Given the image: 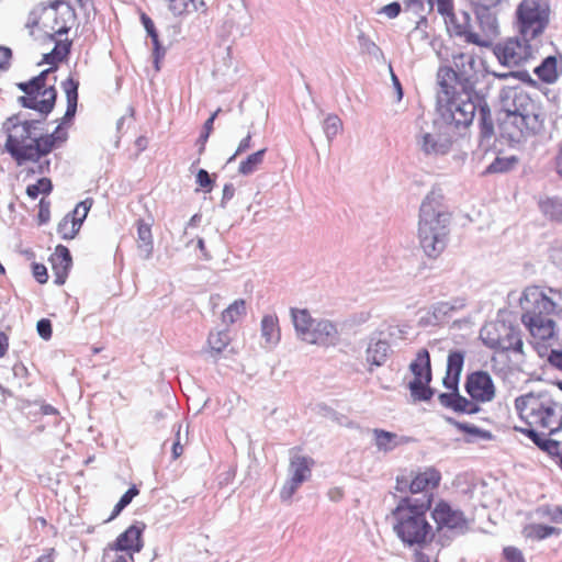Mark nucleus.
Masks as SVG:
<instances>
[{
  "instance_id": "obj_1",
  "label": "nucleus",
  "mask_w": 562,
  "mask_h": 562,
  "mask_svg": "<svg viewBox=\"0 0 562 562\" xmlns=\"http://www.w3.org/2000/svg\"><path fill=\"white\" fill-rule=\"evenodd\" d=\"M437 105L441 119L448 126L468 127L477 113L480 144L479 150L474 155L479 156L482 151L483 154L479 157L480 159L495 155V151L490 149L491 140L495 135L494 121L484 94L480 92L463 93L462 91L438 90Z\"/></svg>"
},
{
  "instance_id": "obj_2",
  "label": "nucleus",
  "mask_w": 562,
  "mask_h": 562,
  "mask_svg": "<svg viewBox=\"0 0 562 562\" xmlns=\"http://www.w3.org/2000/svg\"><path fill=\"white\" fill-rule=\"evenodd\" d=\"M548 295L538 286H529L520 299L521 321L536 339L547 341L555 337L554 315L562 313V293L552 288Z\"/></svg>"
},
{
  "instance_id": "obj_3",
  "label": "nucleus",
  "mask_w": 562,
  "mask_h": 562,
  "mask_svg": "<svg viewBox=\"0 0 562 562\" xmlns=\"http://www.w3.org/2000/svg\"><path fill=\"white\" fill-rule=\"evenodd\" d=\"M451 214L443 204L440 190H431L419 209L418 239L429 258H437L446 248Z\"/></svg>"
},
{
  "instance_id": "obj_4",
  "label": "nucleus",
  "mask_w": 562,
  "mask_h": 562,
  "mask_svg": "<svg viewBox=\"0 0 562 562\" xmlns=\"http://www.w3.org/2000/svg\"><path fill=\"white\" fill-rule=\"evenodd\" d=\"M451 214L443 204L440 190H431L419 209L418 239L429 258H437L446 248Z\"/></svg>"
},
{
  "instance_id": "obj_5",
  "label": "nucleus",
  "mask_w": 562,
  "mask_h": 562,
  "mask_svg": "<svg viewBox=\"0 0 562 562\" xmlns=\"http://www.w3.org/2000/svg\"><path fill=\"white\" fill-rule=\"evenodd\" d=\"M430 508V498L402 497L391 515L394 519L393 530L402 542L408 547L424 546L430 541L432 527L426 519Z\"/></svg>"
},
{
  "instance_id": "obj_6",
  "label": "nucleus",
  "mask_w": 562,
  "mask_h": 562,
  "mask_svg": "<svg viewBox=\"0 0 562 562\" xmlns=\"http://www.w3.org/2000/svg\"><path fill=\"white\" fill-rule=\"evenodd\" d=\"M515 408L527 426L548 429L549 435L562 429V405L548 392L520 395L515 400Z\"/></svg>"
},
{
  "instance_id": "obj_7",
  "label": "nucleus",
  "mask_w": 562,
  "mask_h": 562,
  "mask_svg": "<svg viewBox=\"0 0 562 562\" xmlns=\"http://www.w3.org/2000/svg\"><path fill=\"white\" fill-rule=\"evenodd\" d=\"M453 65L454 67L443 66L438 69L437 82L439 90L462 91L463 93L477 92L475 90L477 72L474 57L459 54L453 57Z\"/></svg>"
},
{
  "instance_id": "obj_8",
  "label": "nucleus",
  "mask_w": 562,
  "mask_h": 562,
  "mask_svg": "<svg viewBox=\"0 0 562 562\" xmlns=\"http://www.w3.org/2000/svg\"><path fill=\"white\" fill-rule=\"evenodd\" d=\"M45 119L22 120L21 114H14L5 120L2 125L7 134L5 150L19 166L24 164L27 145L35 134V124H42Z\"/></svg>"
},
{
  "instance_id": "obj_9",
  "label": "nucleus",
  "mask_w": 562,
  "mask_h": 562,
  "mask_svg": "<svg viewBox=\"0 0 562 562\" xmlns=\"http://www.w3.org/2000/svg\"><path fill=\"white\" fill-rule=\"evenodd\" d=\"M516 15L521 36L535 40L549 24L550 8L546 0H522Z\"/></svg>"
},
{
  "instance_id": "obj_10",
  "label": "nucleus",
  "mask_w": 562,
  "mask_h": 562,
  "mask_svg": "<svg viewBox=\"0 0 562 562\" xmlns=\"http://www.w3.org/2000/svg\"><path fill=\"white\" fill-rule=\"evenodd\" d=\"M16 87L24 92V95L18 98L21 106L37 111L43 119L53 111L57 99L54 86L46 88L33 77L29 81L16 83Z\"/></svg>"
},
{
  "instance_id": "obj_11",
  "label": "nucleus",
  "mask_w": 562,
  "mask_h": 562,
  "mask_svg": "<svg viewBox=\"0 0 562 562\" xmlns=\"http://www.w3.org/2000/svg\"><path fill=\"white\" fill-rule=\"evenodd\" d=\"M480 337L491 349L522 353L524 342L520 330L505 322L484 326L480 331Z\"/></svg>"
},
{
  "instance_id": "obj_12",
  "label": "nucleus",
  "mask_w": 562,
  "mask_h": 562,
  "mask_svg": "<svg viewBox=\"0 0 562 562\" xmlns=\"http://www.w3.org/2000/svg\"><path fill=\"white\" fill-rule=\"evenodd\" d=\"M503 88L501 92V100L503 111L505 114H517L531 121V125H536L537 121L543 122L542 113L538 104L530 98V95L521 89L515 87Z\"/></svg>"
},
{
  "instance_id": "obj_13",
  "label": "nucleus",
  "mask_w": 562,
  "mask_h": 562,
  "mask_svg": "<svg viewBox=\"0 0 562 562\" xmlns=\"http://www.w3.org/2000/svg\"><path fill=\"white\" fill-rule=\"evenodd\" d=\"M529 123L531 121L524 116L504 113L498 125L501 136L513 144H519L528 136L539 133L543 127L542 121H537L535 126Z\"/></svg>"
},
{
  "instance_id": "obj_14",
  "label": "nucleus",
  "mask_w": 562,
  "mask_h": 562,
  "mask_svg": "<svg viewBox=\"0 0 562 562\" xmlns=\"http://www.w3.org/2000/svg\"><path fill=\"white\" fill-rule=\"evenodd\" d=\"M531 40L509 38L495 47L498 61L506 67H519L533 58V50L529 44Z\"/></svg>"
},
{
  "instance_id": "obj_15",
  "label": "nucleus",
  "mask_w": 562,
  "mask_h": 562,
  "mask_svg": "<svg viewBox=\"0 0 562 562\" xmlns=\"http://www.w3.org/2000/svg\"><path fill=\"white\" fill-rule=\"evenodd\" d=\"M446 22L449 29L452 30L453 34L458 37L463 38L467 43L475 44L477 46H487V40L475 31V21L473 22L471 14L467 11H460L453 13V11L447 16Z\"/></svg>"
},
{
  "instance_id": "obj_16",
  "label": "nucleus",
  "mask_w": 562,
  "mask_h": 562,
  "mask_svg": "<svg viewBox=\"0 0 562 562\" xmlns=\"http://www.w3.org/2000/svg\"><path fill=\"white\" fill-rule=\"evenodd\" d=\"M465 392L475 402H491L495 397V386L492 376L486 371H475L467 376Z\"/></svg>"
},
{
  "instance_id": "obj_17",
  "label": "nucleus",
  "mask_w": 562,
  "mask_h": 562,
  "mask_svg": "<svg viewBox=\"0 0 562 562\" xmlns=\"http://www.w3.org/2000/svg\"><path fill=\"white\" fill-rule=\"evenodd\" d=\"M432 518L438 528L443 527L464 533L469 529V521L459 509H453L448 503L440 502L432 512Z\"/></svg>"
},
{
  "instance_id": "obj_18",
  "label": "nucleus",
  "mask_w": 562,
  "mask_h": 562,
  "mask_svg": "<svg viewBox=\"0 0 562 562\" xmlns=\"http://www.w3.org/2000/svg\"><path fill=\"white\" fill-rule=\"evenodd\" d=\"M417 144L424 155L428 157H440L451 150L453 140L447 132L424 133L417 138Z\"/></svg>"
},
{
  "instance_id": "obj_19",
  "label": "nucleus",
  "mask_w": 562,
  "mask_h": 562,
  "mask_svg": "<svg viewBox=\"0 0 562 562\" xmlns=\"http://www.w3.org/2000/svg\"><path fill=\"white\" fill-rule=\"evenodd\" d=\"M50 14L54 19V24L50 26V30L54 31L53 34L49 35L52 41H56V35L67 34L70 30L68 25L69 22H72L76 19L75 9L65 3L63 0H55L49 3Z\"/></svg>"
},
{
  "instance_id": "obj_20",
  "label": "nucleus",
  "mask_w": 562,
  "mask_h": 562,
  "mask_svg": "<svg viewBox=\"0 0 562 562\" xmlns=\"http://www.w3.org/2000/svg\"><path fill=\"white\" fill-rule=\"evenodd\" d=\"M339 340L337 326L328 319H317L306 337L307 344L318 346H335Z\"/></svg>"
},
{
  "instance_id": "obj_21",
  "label": "nucleus",
  "mask_w": 562,
  "mask_h": 562,
  "mask_svg": "<svg viewBox=\"0 0 562 562\" xmlns=\"http://www.w3.org/2000/svg\"><path fill=\"white\" fill-rule=\"evenodd\" d=\"M465 306L463 299H453L447 302H437L432 304L424 317L427 325H438L446 322L452 314Z\"/></svg>"
},
{
  "instance_id": "obj_22",
  "label": "nucleus",
  "mask_w": 562,
  "mask_h": 562,
  "mask_svg": "<svg viewBox=\"0 0 562 562\" xmlns=\"http://www.w3.org/2000/svg\"><path fill=\"white\" fill-rule=\"evenodd\" d=\"M475 13V25L481 30L483 38L487 40V45L493 36L498 33V23L496 18V7L473 5Z\"/></svg>"
},
{
  "instance_id": "obj_23",
  "label": "nucleus",
  "mask_w": 562,
  "mask_h": 562,
  "mask_svg": "<svg viewBox=\"0 0 562 562\" xmlns=\"http://www.w3.org/2000/svg\"><path fill=\"white\" fill-rule=\"evenodd\" d=\"M52 268L54 272V283L63 285L66 282L72 259L69 249L64 245L56 247L55 254L50 257Z\"/></svg>"
},
{
  "instance_id": "obj_24",
  "label": "nucleus",
  "mask_w": 562,
  "mask_h": 562,
  "mask_svg": "<svg viewBox=\"0 0 562 562\" xmlns=\"http://www.w3.org/2000/svg\"><path fill=\"white\" fill-rule=\"evenodd\" d=\"M440 479V473L436 469L429 468L424 472L417 473L413 479H411L409 492L412 494L422 493L419 498L427 496L431 499L429 491L439 485Z\"/></svg>"
},
{
  "instance_id": "obj_25",
  "label": "nucleus",
  "mask_w": 562,
  "mask_h": 562,
  "mask_svg": "<svg viewBox=\"0 0 562 562\" xmlns=\"http://www.w3.org/2000/svg\"><path fill=\"white\" fill-rule=\"evenodd\" d=\"M57 139H60L59 136L55 135H42L35 133L32 142L27 145V151L24 157V162L26 161H37L41 157L49 154Z\"/></svg>"
},
{
  "instance_id": "obj_26",
  "label": "nucleus",
  "mask_w": 562,
  "mask_h": 562,
  "mask_svg": "<svg viewBox=\"0 0 562 562\" xmlns=\"http://www.w3.org/2000/svg\"><path fill=\"white\" fill-rule=\"evenodd\" d=\"M465 351L450 350L447 358L446 375L442 380L445 387L456 389L459 386L460 375L463 369Z\"/></svg>"
},
{
  "instance_id": "obj_27",
  "label": "nucleus",
  "mask_w": 562,
  "mask_h": 562,
  "mask_svg": "<svg viewBox=\"0 0 562 562\" xmlns=\"http://www.w3.org/2000/svg\"><path fill=\"white\" fill-rule=\"evenodd\" d=\"M142 529L135 525L128 527L121 533L114 543L109 544V549L115 551H140L143 543L140 540Z\"/></svg>"
},
{
  "instance_id": "obj_28",
  "label": "nucleus",
  "mask_w": 562,
  "mask_h": 562,
  "mask_svg": "<svg viewBox=\"0 0 562 562\" xmlns=\"http://www.w3.org/2000/svg\"><path fill=\"white\" fill-rule=\"evenodd\" d=\"M533 72L541 81L554 83L562 72V56L560 55V63L557 56H547L540 65L535 67Z\"/></svg>"
},
{
  "instance_id": "obj_29",
  "label": "nucleus",
  "mask_w": 562,
  "mask_h": 562,
  "mask_svg": "<svg viewBox=\"0 0 562 562\" xmlns=\"http://www.w3.org/2000/svg\"><path fill=\"white\" fill-rule=\"evenodd\" d=\"M391 347L386 340L379 337H371L366 353L367 361L373 366L381 367L387 360Z\"/></svg>"
},
{
  "instance_id": "obj_30",
  "label": "nucleus",
  "mask_w": 562,
  "mask_h": 562,
  "mask_svg": "<svg viewBox=\"0 0 562 562\" xmlns=\"http://www.w3.org/2000/svg\"><path fill=\"white\" fill-rule=\"evenodd\" d=\"M137 249L144 260H148L154 250V241L150 225L143 220L137 221Z\"/></svg>"
},
{
  "instance_id": "obj_31",
  "label": "nucleus",
  "mask_w": 562,
  "mask_h": 562,
  "mask_svg": "<svg viewBox=\"0 0 562 562\" xmlns=\"http://www.w3.org/2000/svg\"><path fill=\"white\" fill-rule=\"evenodd\" d=\"M314 461L305 456L293 454L290 459L289 474L297 481L306 482L312 474Z\"/></svg>"
},
{
  "instance_id": "obj_32",
  "label": "nucleus",
  "mask_w": 562,
  "mask_h": 562,
  "mask_svg": "<svg viewBox=\"0 0 562 562\" xmlns=\"http://www.w3.org/2000/svg\"><path fill=\"white\" fill-rule=\"evenodd\" d=\"M291 316L297 337L306 342V337L317 319H314L307 310L291 308Z\"/></svg>"
},
{
  "instance_id": "obj_33",
  "label": "nucleus",
  "mask_w": 562,
  "mask_h": 562,
  "mask_svg": "<svg viewBox=\"0 0 562 562\" xmlns=\"http://www.w3.org/2000/svg\"><path fill=\"white\" fill-rule=\"evenodd\" d=\"M78 87L79 82L74 80L72 78H68L66 81L63 82V88L65 90L67 99V109L64 117L61 119L60 124H66L70 122L76 115L78 104Z\"/></svg>"
},
{
  "instance_id": "obj_34",
  "label": "nucleus",
  "mask_w": 562,
  "mask_h": 562,
  "mask_svg": "<svg viewBox=\"0 0 562 562\" xmlns=\"http://www.w3.org/2000/svg\"><path fill=\"white\" fill-rule=\"evenodd\" d=\"M409 370L414 375V379H426L431 381V363L430 355L427 349H420L416 353V358L411 362Z\"/></svg>"
},
{
  "instance_id": "obj_35",
  "label": "nucleus",
  "mask_w": 562,
  "mask_h": 562,
  "mask_svg": "<svg viewBox=\"0 0 562 562\" xmlns=\"http://www.w3.org/2000/svg\"><path fill=\"white\" fill-rule=\"evenodd\" d=\"M142 24L144 25L147 35L151 38L153 42V55H154V64L156 70H159V59L162 58L166 54V49L161 46L159 42L158 32L155 27L154 21L145 13L140 15Z\"/></svg>"
},
{
  "instance_id": "obj_36",
  "label": "nucleus",
  "mask_w": 562,
  "mask_h": 562,
  "mask_svg": "<svg viewBox=\"0 0 562 562\" xmlns=\"http://www.w3.org/2000/svg\"><path fill=\"white\" fill-rule=\"evenodd\" d=\"M261 336L270 345H276L280 340L279 321L276 315H265L262 317Z\"/></svg>"
},
{
  "instance_id": "obj_37",
  "label": "nucleus",
  "mask_w": 562,
  "mask_h": 562,
  "mask_svg": "<svg viewBox=\"0 0 562 562\" xmlns=\"http://www.w3.org/2000/svg\"><path fill=\"white\" fill-rule=\"evenodd\" d=\"M430 382L426 379H413L408 383V389L414 401L426 402L434 396V390L430 387Z\"/></svg>"
},
{
  "instance_id": "obj_38",
  "label": "nucleus",
  "mask_w": 562,
  "mask_h": 562,
  "mask_svg": "<svg viewBox=\"0 0 562 562\" xmlns=\"http://www.w3.org/2000/svg\"><path fill=\"white\" fill-rule=\"evenodd\" d=\"M82 225V218L70 217V214H67L57 226V233L65 240H69L75 238V236L80 231Z\"/></svg>"
},
{
  "instance_id": "obj_39",
  "label": "nucleus",
  "mask_w": 562,
  "mask_h": 562,
  "mask_svg": "<svg viewBox=\"0 0 562 562\" xmlns=\"http://www.w3.org/2000/svg\"><path fill=\"white\" fill-rule=\"evenodd\" d=\"M267 148L250 154L246 159L240 161L238 172L243 176H250L256 172L265 160Z\"/></svg>"
},
{
  "instance_id": "obj_40",
  "label": "nucleus",
  "mask_w": 562,
  "mask_h": 562,
  "mask_svg": "<svg viewBox=\"0 0 562 562\" xmlns=\"http://www.w3.org/2000/svg\"><path fill=\"white\" fill-rule=\"evenodd\" d=\"M518 159L515 156L501 157L495 156L490 165L483 171V175L503 173L510 171L517 165Z\"/></svg>"
},
{
  "instance_id": "obj_41",
  "label": "nucleus",
  "mask_w": 562,
  "mask_h": 562,
  "mask_svg": "<svg viewBox=\"0 0 562 562\" xmlns=\"http://www.w3.org/2000/svg\"><path fill=\"white\" fill-rule=\"evenodd\" d=\"M544 216L551 221L562 222V198H548L539 202Z\"/></svg>"
},
{
  "instance_id": "obj_42",
  "label": "nucleus",
  "mask_w": 562,
  "mask_h": 562,
  "mask_svg": "<svg viewBox=\"0 0 562 562\" xmlns=\"http://www.w3.org/2000/svg\"><path fill=\"white\" fill-rule=\"evenodd\" d=\"M71 41H56L52 52L44 54L43 61L56 66V63L66 59L70 53Z\"/></svg>"
},
{
  "instance_id": "obj_43",
  "label": "nucleus",
  "mask_w": 562,
  "mask_h": 562,
  "mask_svg": "<svg viewBox=\"0 0 562 562\" xmlns=\"http://www.w3.org/2000/svg\"><path fill=\"white\" fill-rule=\"evenodd\" d=\"M373 435L375 439V446L379 450L391 451L397 445L395 441L397 436L394 432H390L383 429H374Z\"/></svg>"
},
{
  "instance_id": "obj_44",
  "label": "nucleus",
  "mask_w": 562,
  "mask_h": 562,
  "mask_svg": "<svg viewBox=\"0 0 562 562\" xmlns=\"http://www.w3.org/2000/svg\"><path fill=\"white\" fill-rule=\"evenodd\" d=\"M446 422L452 426H454L457 429L467 432L473 437H479L482 439H491L492 434L487 430H484L482 428H479L474 425L468 424V423H461L452 417H446Z\"/></svg>"
},
{
  "instance_id": "obj_45",
  "label": "nucleus",
  "mask_w": 562,
  "mask_h": 562,
  "mask_svg": "<svg viewBox=\"0 0 562 562\" xmlns=\"http://www.w3.org/2000/svg\"><path fill=\"white\" fill-rule=\"evenodd\" d=\"M246 313V302L241 299L233 302L222 313V319L226 324H234L238 317Z\"/></svg>"
},
{
  "instance_id": "obj_46",
  "label": "nucleus",
  "mask_w": 562,
  "mask_h": 562,
  "mask_svg": "<svg viewBox=\"0 0 562 562\" xmlns=\"http://www.w3.org/2000/svg\"><path fill=\"white\" fill-rule=\"evenodd\" d=\"M231 338L227 330H220L211 333L207 338V344L212 352L221 353L229 344Z\"/></svg>"
},
{
  "instance_id": "obj_47",
  "label": "nucleus",
  "mask_w": 562,
  "mask_h": 562,
  "mask_svg": "<svg viewBox=\"0 0 562 562\" xmlns=\"http://www.w3.org/2000/svg\"><path fill=\"white\" fill-rule=\"evenodd\" d=\"M341 128L342 122L337 115L329 114L324 120L323 130L329 143L336 137V135L341 131Z\"/></svg>"
},
{
  "instance_id": "obj_48",
  "label": "nucleus",
  "mask_w": 562,
  "mask_h": 562,
  "mask_svg": "<svg viewBox=\"0 0 562 562\" xmlns=\"http://www.w3.org/2000/svg\"><path fill=\"white\" fill-rule=\"evenodd\" d=\"M53 190V183L48 178H41L36 183L30 184L26 188V194L31 199H36L38 194H49Z\"/></svg>"
},
{
  "instance_id": "obj_49",
  "label": "nucleus",
  "mask_w": 562,
  "mask_h": 562,
  "mask_svg": "<svg viewBox=\"0 0 562 562\" xmlns=\"http://www.w3.org/2000/svg\"><path fill=\"white\" fill-rule=\"evenodd\" d=\"M493 77L499 79V80H518L521 82H531V77L527 70H512L507 72H497L492 71L490 72Z\"/></svg>"
},
{
  "instance_id": "obj_50",
  "label": "nucleus",
  "mask_w": 562,
  "mask_h": 562,
  "mask_svg": "<svg viewBox=\"0 0 562 562\" xmlns=\"http://www.w3.org/2000/svg\"><path fill=\"white\" fill-rule=\"evenodd\" d=\"M359 46L362 53L371 55L375 58L382 56V50L380 47L369 38L364 33H360L358 35Z\"/></svg>"
},
{
  "instance_id": "obj_51",
  "label": "nucleus",
  "mask_w": 562,
  "mask_h": 562,
  "mask_svg": "<svg viewBox=\"0 0 562 562\" xmlns=\"http://www.w3.org/2000/svg\"><path fill=\"white\" fill-rule=\"evenodd\" d=\"M303 483V481L290 476L280 491L281 501L289 502Z\"/></svg>"
},
{
  "instance_id": "obj_52",
  "label": "nucleus",
  "mask_w": 562,
  "mask_h": 562,
  "mask_svg": "<svg viewBox=\"0 0 562 562\" xmlns=\"http://www.w3.org/2000/svg\"><path fill=\"white\" fill-rule=\"evenodd\" d=\"M559 533H560V529L552 527V526H547V525H541V524L531 526V536H533L538 540H542V539H546L548 537H551L553 535H559Z\"/></svg>"
},
{
  "instance_id": "obj_53",
  "label": "nucleus",
  "mask_w": 562,
  "mask_h": 562,
  "mask_svg": "<svg viewBox=\"0 0 562 562\" xmlns=\"http://www.w3.org/2000/svg\"><path fill=\"white\" fill-rule=\"evenodd\" d=\"M539 513L542 517H548L552 522L560 524L562 522V508L560 506L554 507H542L539 509Z\"/></svg>"
},
{
  "instance_id": "obj_54",
  "label": "nucleus",
  "mask_w": 562,
  "mask_h": 562,
  "mask_svg": "<svg viewBox=\"0 0 562 562\" xmlns=\"http://www.w3.org/2000/svg\"><path fill=\"white\" fill-rule=\"evenodd\" d=\"M251 139H252V133L248 131L247 135L239 142L236 151L227 160V162H232L236 159L237 156L241 155L243 153L249 150L251 148Z\"/></svg>"
},
{
  "instance_id": "obj_55",
  "label": "nucleus",
  "mask_w": 562,
  "mask_h": 562,
  "mask_svg": "<svg viewBox=\"0 0 562 562\" xmlns=\"http://www.w3.org/2000/svg\"><path fill=\"white\" fill-rule=\"evenodd\" d=\"M430 9L435 5L437 7V11L445 15L446 18L452 12V1L451 0H427Z\"/></svg>"
},
{
  "instance_id": "obj_56",
  "label": "nucleus",
  "mask_w": 562,
  "mask_h": 562,
  "mask_svg": "<svg viewBox=\"0 0 562 562\" xmlns=\"http://www.w3.org/2000/svg\"><path fill=\"white\" fill-rule=\"evenodd\" d=\"M91 205H92V200H90V199L79 202L76 205V207L74 209V211L71 213H69L70 217L82 218V222H83L88 215V212H89Z\"/></svg>"
},
{
  "instance_id": "obj_57",
  "label": "nucleus",
  "mask_w": 562,
  "mask_h": 562,
  "mask_svg": "<svg viewBox=\"0 0 562 562\" xmlns=\"http://www.w3.org/2000/svg\"><path fill=\"white\" fill-rule=\"evenodd\" d=\"M543 451L549 453L552 457L559 458V464L561 465V454H562V447L559 441L549 439L548 441L543 442Z\"/></svg>"
},
{
  "instance_id": "obj_58",
  "label": "nucleus",
  "mask_w": 562,
  "mask_h": 562,
  "mask_svg": "<svg viewBox=\"0 0 562 562\" xmlns=\"http://www.w3.org/2000/svg\"><path fill=\"white\" fill-rule=\"evenodd\" d=\"M46 12H47V8L42 4L34 8L29 13L25 26L29 29L35 27L38 24V19H40L41 13H46Z\"/></svg>"
},
{
  "instance_id": "obj_59",
  "label": "nucleus",
  "mask_w": 562,
  "mask_h": 562,
  "mask_svg": "<svg viewBox=\"0 0 562 562\" xmlns=\"http://www.w3.org/2000/svg\"><path fill=\"white\" fill-rule=\"evenodd\" d=\"M36 329L38 335L45 339L48 340L52 337V323L47 318H42L36 324Z\"/></svg>"
},
{
  "instance_id": "obj_60",
  "label": "nucleus",
  "mask_w": 562,
  "mask_h": 562,
  "mask_svg": "<svg viewBox=\"0 0 562 562\" xmlns=\"http://www.w3.org/2000/svg\"><path fill=\"white\" fill-rule=\"evenodd\" d=\"M32 272L38 283L44 284L47 282L48 273L44 265L34 262L32 265Z\"/></svg>"
},
{
  "instance_id": "obj_61",
  "label": "nucleus",
  "mask_w": 562,
  "mask_h": 562,
  "mask_svg": "<svg viewBox=\"0 0 562 562\" xmlns=\"http://www.w3.org/2000/svg\"><path fill=\"white\" fill-rule=\"evenodd\" d=\"M196 182L200 187L204 188L207 192L212 190L213 187V180L211 179L210 173L204 170L200 169L196 173Z\"/></svg>"
},
{
  "instance_id": "obj_62",
  "label": "nucleus",
  "mask_w": 562,
  "mask_h": 562,
  "mask_svg": "<svg viewBox=\"0 0 562 562\" xmlns=\"http://www.w3.org/2000/svg\"><path fill=\"white\" fill-rule=\"evenodd\" d=\"M38 220L41 224H45L50 217V202L45 199H41L38 204Z\"/></svg>"
},
{
  "instance_id": "obj_63",
  "label": "nucleus",
  "mask_w": 562,
  "mask_h": 562,
  "mask_svg": "<svg viewBox=\"0 0 562 562\" xmlns=\"http://www.w3.org/2000/svg\"><path fill=\"white\" fill-rule=\"evenodd\" d=\"M504 555L508 562H525L521 551L514 547L505 548Z\"/></svg>"
},
{
  "instance_id": "obj_64",
  "label": "nucleus",
  "mask_w": 562,
  "mask_h": 562,
  "mask_svg": "<svg viewBox=\"0 0 562 562\" xmlns=\"http://www.w3.org/2000/svg\"><path fill=\"white\" fill-rule=\"evenodd\" d=\"M550 258L557 266L562 267V240H558L551 248Z\"/></svg>"
}]
</instances>
